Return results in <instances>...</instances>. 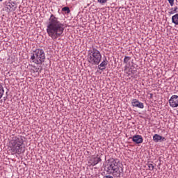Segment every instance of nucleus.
<instances>
[{"instance_id": "nucleus-1", "label": "nucleus", "mask_w": 178, "mask_h": 178, "mask_svg": "<svg viewBox=\"0 0 178 178\" xmlns=\"http://www.w3.org/2000/svg\"><path fill=\"white\" fill-rule=\"evenodd\" d=\"M47 33L52 40H58L65 31V24L59 21V18L51 14L47 23Z\"/></svg>"}, {"instance_id": "nucleus-2", "label": "nucleus", "mask_w": 178, "mask_h": 178, "mask_svg": "<svg viewBox=\"0 0 178 178\" xmlns=\"http://www.w3.org/2000/svg\"><path fill=\"white\" fill-rule=\"evenodd\" d=\"M118 159L111 158L107 160V164L105 165V170L108 175H112L113 177L120 178L123 173V167Z\"/></svg>"}, {"instance_id": "nucleus-3", "label": "nucleus", "mask_w": 178, "mask_h": 178, "mask_svg": "<svg viewBox=\"0 0 178 178\" xmlns=\"http://www.w3.org/2000/svg\"><path fill=\"white\" fill-rule=\"evenodd\" d=\"M24 138V136H22L13 137L10 141V148L11 149L13 155L15 154H24V151H26V147L23 145Z\"/></svg>"}, {"instance_id": "nucleus-4", "label": "nucleus", "mask_w": 178, "mask_h": 178, "mask_svg": "<svg viewBox=\"0 0 178 178\" xmlns=\"http://www.w3.org/2000/svg\"><path fill=\"white\" fill-rule=\"evenodd\" d=\"M87 60L92 66H97L101 63L102 60V54L101 51L95 47H92L88 52Z\"/></svg>"}, {"instance_id": "nucleus-5", "label": "nucleus", "mask_w": 178, "mask_h": 178, "mask_svg": "<svg viewBox=\"0 0 178 178\" xmlns=\"http://www.w3.org/2000/svg\"><path fill=\"white\" fill-rule=\"evenodd\" d=\"M31 60L35 65H42L45 61V51L42 49H36L31 56Z\"/></svg>"}, {"instance_id": "nucleus-6", "label": "nucleus", "mask_w": 178, "mask_h": 178, "mask_svg": "<svg viewBox=\"0 0 178 178\" xmlns=\"http://www.w3.org/2000/svg\"><path fill=\"white\" fill-rule=\"evenodd\" d=\"M170 106L172 108H177L178 106V96L172 95L169 99Z\"/></svg>"}, {"instance_id": "nucleus-7", "label": "nucleus", "mask_w": 178, "mask_h": 178, "mask_svg": "<svg viewBox=\"0 0 178 178\" xmlns=\"http://www.w3.org/2000/svg\"><path fill=\"white\" fill-rule=\"evenodd\" d=\"M102 159H101V157H92L90 159H89L88 163L90 165V166H95V165H98L99 162H102Z\"/></svg>"}, {"instance_id": "nucleus-8", "label": "nucleus", "mask_w": 178, "mask_h": 178, "mask_svg": "<svg viewBox=\"0 0 178 178\" xmlns=\"http://www.w3.org/2000/svg\"><path fill=\"white\" fill-rule=\"evenodd\" d=\"M132 106L139 108L140 109H144V103L138 101L137 99H134L131 101Z\"/></svg>"}, {"instance_id": "nucleus-9", "label": "nucleus", "mask_w": 178, "mask_h": 178, "mask_svg": "<svg viewBox=\"0 0 178 178\" xmlns=\"http://www.w3.org/2000/svg\"><path fill=\"white\" fill-rule=\"evenodd\" d=\"M144 139H143V136L141 135H135L132 137V141L135 143V144H142Z\"/></svg>"}, {"instance_id": "nucleus-10", "label": "nucleus", "mask_w": 178, "mask_h": 178, "mask_svg": "<svg viewBox=\"0 0 178 178\" xmlns=\"http://www.w3.org/2000/svg\"><path fill=\"white\" fill-rule=\"evenodd\" d=\"M98 65L99 70H105L106 69V66L108 65V60L106 58H104L103 61Z\"/></svg>"}, {"instance_id": "nucleus-11", "label": "nucleus", "mask_w": 178, "mask_h": 178, "mask_svg": "<svg viewBox=\"0 0 178 178\" xmlns=\"http://www.w3.org/2000/svg\"><path fill=\"white\" fill-rule=\"evenodd\" d=\"M166 140V138L165 137H162L160 135L158 134H154V136H153V141H154V143H162L163 141Z\"/></svg>"}, {"instance_id": "nucleus-12", "label": "nucleus", "mask_w": 178, "mask_h": 178, "mask_svg": "<svg viewBox=\"0 0 178 178\" xmlns=\"http://www.w3.org/2000/svg\"><path fill=\"white\" fill-rule=\"evenodd\" d=\"M14 10L17 8V6H15V2L13 3H8V4L6 5V10L8 12H12V10Z\"/></svg>"}, {"instance_id": "nucleus-13", "label": "nucleus", "mask_w": 178, "mask_h": 178, "mask_svg": "<svg viewBox=\"0 0 178 178\" xmlns=\"http://www.w3.org/2000/svg\"><path fill=\"white\" fill-rule=\"evenodd\" d=\"M172 22L175 24V26H178V13L172 17Z\"/></svg>"}, {"instance_id": "nucleus-14", "label": "nucleus", "mask_w": 178, "mask_h": 178, "mask_svg": "<svg viewBox=\"0 0 178 178\" xmlns=\"http://www.w3.org/2000/svg\"><path fill=\"white\" fill-rule=\"evenodd\" d=\"M5 92V90H3V86L2 83H0V99L3 97V93Z\"/></svg>"}, {"instance_id": "nucleus-15", "label": "nucleus", "mask_w": 178, "mask_h": 178, "mask_svg": "<svg viewBox=\"0 0 178 178\" xmlns=\"http://www.w3.org/2000/svg\"><path fill=\"white\" fill-rule=\"evenodd\" d=\"M131 60V57L125 56L124 58V63H125V65H127V63H129Z\"/></svg>"}, {"instance_id": "nucleus-16", "label": "nucleus", "mask_w": 178, "mask_h": 178, "mask_svg": "<svg viewBox=\"0 0 178 178\" xmlns=\"http://www.w3.org/2000/svg\"><path fill=\"white\" fill-rule=\"evenodd\" d=\"M62 11L65 12V13H67V15H69V13H70V8L67 6L63 7L62 8Z\"/></svg>"}, {"instance_id": "nucleus-17", "label": "nucleus", "mask_w": 178, "mask_h": 178, "mask_svg": "<svg viewBox=\"0 0 178 178\" xmlns=\"http://www.w3.org/2000/svg\"><path fill=\"white\" fill-rule=\"evenodd\" d=\"M147 166L149 168V170H151V171L154 170V168H155V166H154V164H152V163H147Z\"/></svg>"}, {"instance_id": "nucleus-18", "label": "nucleus", "mask_w": 178, "mask_h": 178, "mask_svg": "<svg viewBox=\"0 0 178 178\" xmlns=\"http://www.w3.org/2000/svg\"><path fill=\"white\" fill-rule=\"evenodd\" d=\"M97 2L102 5H104V3H106V2H108V0H97Z\"/></svg>"}, {"instance_id": "nucleus-19", "label": "nucleus", "mask_w": 178, "mask_h": 178, "mask_svg": "<svg viewBox=\"0 0 178 178\" xmlns=\"http://www.w3.org/2000/svg\"><path fill=\"white\" fill-rule=\"evenodd\" d=\"M170 6H173L175 5V0H168Z\"/></svg>"}, {"instance_id": "nucleus-20", "label": "nucleus", "mask_w": 178, "mask_h": 178, "mask_svg": "<svg viewBox=\"0 0 178 178\" xmlns=\"http://www.w3.org/2000/svg\"><path fill=\"white\" fill-rule=\"evenodd\" d=\"M174 12H175L176 13H178V7L177 6L175 7Z\"/></svg>"}, {"instance_id": "nucleus-21", "label": "nucleus", "mask_w": 178, "mask_h": 178, "mask_svg": "<svg viewBox=\"0 0 178 178\" xmlns=\"http://www.w3.org/2000/svg\"><path fill=\"white\" fill-rule=\"evenodd\" d=\"M168 13H169V15H173V14L176 13V12H175V10H174L172 11H170Z\"/></svg>"}, {"instance_id": "nucleus-22", "label": "nucleus", "mask_w": 178, "mask_h": 178, "mask_svg": "<svg viewBox=\"0 0 178 178\" xmlns=\"http://www.w3.org/2000/svg\"><path fill=\"white\" fill-rule=\"evenodd\" d=\"M105 178H113L112 175H106Z\"/></svg>"}, {"instance_id": "nucleus-23", "label": "nucleus", "mask_w": 178, "mask_h": 178, "mask_svg": "<svg viewBox=\"0 0 178 178\" xmlns=\"http://www.w3.org/2000/svg\"><path fill=\"white\" fill-rule=\"evenodd\" d=\"M39 70H40V68H36L35 69L36 72H38Z\"/></svg>"}, {"instance_id": "nucleus-24", "label": "nucleus", "mask_w": 178, "mask_h": 178, "mask_svg": "<svg viewBox=\"0 0 178 178\" xmlns=\"http://www.w3.org/2000/svg\"><path fill=\"white\" fill-rule=\"evenodd\" d=\"M0 2H2V0H0Z\"/></svg>"}]
</instances>
